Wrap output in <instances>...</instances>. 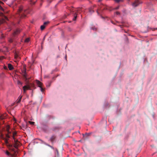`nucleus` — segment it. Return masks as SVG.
I'll list each match as a JSON object with an SVG mask.
<instances>
[{"label":"nucleus","instance_id":"obj_8","mask_svg":"<svg viewBox=\"0 0 157 157\" xmlns=\"http://www.w3.org/2000/svg\"><path fill=\"white\" fill-rule=\"evenodd\" d=\"M9 126H8L6 128V130H7V132H8V134H6V137L8 138H10V136L8 135V134L10 133H11V132L9 131Z\"/></svg>","mask_w":157,"mask_h":157},{"label":"nucleus","instance_id":"obj_9","mask_svg":"<svg viewBox=\"0 0 157 157\" xmlns=\"http://www.w3.org/2000/svg\"><path fill=\"white\" fill-rule=\"evenodd\" d=\"M23 78L26 81H27L29 79V78H28L27 77V75L25 71V73L23 75Z\"/></svg>","mask_w":157,"mask_h":157},{"label":"nucleus","instance_id":"obj_30","mask_svg":"<svg viewBox=\"0 0 157 157\" xmlns=\"http://www.w3.org/2000/svg\"><path fill=\"white\" fill-rule=\"evenodd\" d=\"M89 11L90 13H92V12H94V11L93 10H89Z\"/></svg>","mask_w":157,"mask_h":157},{"label":"nucleus","instance_id":"obj_40","mask_svg":"<svg viewBox=\"0 0 157 157\" xmlns=\"http://www.w3.org/2000/svg\"><path fill=\"white\" fill-rule=\"evenodd\" d=\"M98 2H101V1H102V0H98Z\"/></svg>","mask_w":157,"mask_h":157},{"label":"nucleus","instance_id":"obj_5","mask_svg":"<svg viewBox=\"0 0 157 157\" xmlns=\"http://www.w3.org/2000/svg\"><path fill=\"white\" fill-rule=\"evenodd\" d=\"M36 82L38 87L40 88L41 91L43 92L44 89L42 87V83L38 80H36Z\"/></svg>","mask_w":157,"mask_h":157},{"label":"nucleus","instance_id":"obj_4","mask_svg":"<svg viewBox=\"0 0 157 157\" xmlns=\"http://www.w3.org/2000/svg\"><path fill=\"white\" fill-rule=\"evenodd\" d=\"M0 16L2 17V23H3L5 22V20H8V19L7 18V17L5 16L3 13L2 12H1L0 13Z\"/></svg>","mask_w":157,"mask_h":157},{"label":"nucleus","instance_id":"obj_33","mask_svg":"<svg viewBox=\"0 0 157 157\" xmlns=\"http://www.w3.org/2000/svg\"><path fill=\"white\" fill-rule=\"evenodd\" d=\"M31 1V4H34L35 3V2H34L33 3L32 1Z\"/></svg>","mask_w":157,"mask_h":157},{"label":"nucleus","instance_id":"obj_10","mask_svg":"<svg viewBox=\"0 0 157 157\" xmlns=\"http://www.w3.org/2000/svg\"><path fill=\"white\" fill-rule=\"evenodd\" d=\"M17 133L16 132H14L13 133V138L14 140L15 141H16V139L15 138L16 136H17Z\"/></svg>","mask_w":157,"mask_h":157},{"label":"nucleus","instance_id":"obj_24","mask_svg":"<svg viewBox=\"0 0 157 157\" xmlns=\"http://www.w3.org/2000/svg\"><path fill=\"white\" fill-rule=\"evenodd\" d=\"M49 23L48 21L45 22L44 23V25H47Z\"/></svg>","mask_w":157,"mask_h":157},{"label":"nucleus","instance_id":"obj_17","mask_svg":"<svg viewBox=\"0 0 157 157\" xmlns=\"http://www.w3.org/2000/svg\"><path fill=\"white\" fill-rule=\"evenodd\" d=\"M74 14L75 16H74V18L73 19V20H75L77 18V16L76 13H74Z\"/></svg>","mask_w":157,"mask_h":157},{"label":"nucleus","instance_id":"obj_23","mask_svg":"<svg viewBox=\"0 0 157 157\" xmlns=\"http://www.w3.org/2000/svg\"><path fill=\"white\" fill-rule=\"evenodd\" d=\"M46 145L48 146V147H50L52 149H54V148L52 146H51L48 144H46Z\"/></svg>","mask_w":157,"mask_h":157},{"label":"nucleus","instance_id":"obj_3","mask_svg":"<svg viewBox=\"0 0 157 157\" xmlns=\"http://www.w3.org/2000/svg\"><path fill=\"white\" fill-rule=\"evenodd\" d=\"M142 2L140 0H136L132 3V6L134 7H136L138 6L140 4H141Z\"/></svg>","mask_w":157,"mask_h":157},{"label":"nucleus","instance_id":"obj_15","mask_svg":"<svg viewBox=\"0 0 157 157\" xmlns=\"http://www.w3.org/2000/svg\"><path fill=\"white\" fill-rule=\"evenodd\" d=\"M20 32V31L19 29H17L14 32L13 35H16L17 34L19 33Z\"/></svg>","mask_w":157,"mask_h":157},{"label":"nucleus","instance_id":"obj_7","mask_svg":"<svg viewBox=\"0 0 157 157\" xmlns=\"http://www.w3.org/2000/svg\"><path fill=\"white\" fill-rule=\"evenodd\" d=\"M56 136L55 135L52 136L50 138V140L52 144H53L54 140L56 138Z\"/></svg>","mask_w":157,"mask_h":157},{"label":"nucleus","instance_id":"obj_34","mask_svg":"<svg viewBox=\"0 0 157 157\" xmlns=\"http://www.w3.org/2000/svg\"><path fill=\"white\" fill-rule=\"evenodd\" d=\"M119 8V6H118V7H116L115 9H116V10H117V9H118Z\"/></svg>","mask_w":157,"mask_h":157},{"label":"nucleus","instance_id":"obj_29","mask_svg":"<svg viewBox=\"0 0 157 157\" xmlns=\"http://www.w3.org/2000/svg\"><path fill=\"white\" fill-rule=\"evenodd\" d=\"M5 142H6V144H8V140H7V139L6 140Z\"/></svg>","mask_w":157,"mask_h":157},{"label":"nucleus","instance_id":"obj_37","mask_svg":"<svg viewBox=\"0 0 157 157\" xmlns=\"http://www.w3.org/2000/svg\"><path fill=\"white\" fill-rule=\"evenodd\" d=\"M0 3L1 4H3V3L2 2H0Z\"/></svg>","mask_w":157,"mask_h":157},{"label":"nucleus","instance_id":"obj_36","mask_svg":"<svg viewBox=\"0 0 157 157\" xmlns=\"http://www.w3.org/2000/svg\"><path fill=\"white\" fill-rule=\"evenodd\" d=\"M4 2H5L6 1H7V0H2Z\"/></svg>","mask_w":157,"mask_h":157},{"label":"nucleus","instance_id":"obj_22","mask_svg":"<svg viewBox=\"0 0 157 157\" xmlns=\"http://www.w3.org/2000/svg\"><path fill=\"white\" fill-rule=\"evenodd\" d=\"M17 84L18 85H20V86H21L22 85V83L19 81H17Z\"/></svg>","mask_w":157,"mask_h":157},{"label":"nucleus","instance_id":"obj_12","mask_svg":"<svg viewBox=\"0 0 157 157\" xmlns=\"http://www.w3.org/2000/svg\"><path fill=\"white\" fill-rule=\"evenodd\" d=\"M14 58L15 59L17 60H19L20 59V57L19 56V55L17 53H16L14 55Z\"/></svg>","mask_w":157,"mask_h":157},{"label":"nucleus","instance_id":"obj_14","mask_svg":"<svg viewBox=\"0 0 157 157\" xmlns=\"http://www.w3.org/2000/svg\"><path fill=\"white\" fill-rule=\"evenodd\" d=\"M6 116L4 115H2L0 116V120H2L5 118Z\"/></svg>","mask_w":157,"mask_h":157},{"label":"nucleus","instance_id":"obj_28","mask_svg":"<svg viewBox=\"0 0 157 157\" xmlns=\"http://www.w3.org/2000/svg\"><path fill=\"white\" fill-rule=\"evenodd\" d=\"M0 10H2L3 11H4L3 9L2 8V7L0 5Z\"/></svg>","mask_w":157,"mask_h":157},{"label":"nucleus","instance_id":"obj_20","mask_svg":"<svg viewBox=\"0 0 157 157\" xmlns=\"http://www.w3.org/2000/svg\"><path fill=\"white\" fill-rule=\"evenodd\" d=\"M29 38H27L25 40V42L26 43H28L29 42Z\"/></svg>","mask_w":157,"mask_h":157},{"label":"nucleus","instance_id":"obj_35","mask_svg":"<svg viewBox=\"0 0 157 157\" xmlns=\"http://www.w3.org/2000/svg\"><path fill=\"white\" fill-rule=\"evenodd\" d=\"M93 30H96V29L95 28H91Z\"/></svg>","mask_w":157,"mask_h":157},{"label":"nucleus","instance_id":"obj_39","mask_svg":"<svg viewBox=\"0 0 157 157\" xmlns=\"http://www.w3.org/2000/svg\"><path fill=\"white\" fill-rule=\"evenodd\" d=\"M48 0V1L49 2H51V1H50V0Z\"/></svg>","mask_w":157,"mask_h":157},{"label":"nucleus","instance_id":"obj_38","mask_svg":"<svg viewBox=\"0 0 157 157\" xmlns=\"http://www.w3.org/2000/svg\"><path fill=\"white\" fill-rule=\"evenodd\" d=\"M97 13H98V14H99V12H98V11H97Z\"/></svg>","mask_w":157,"mask_h":157},{"label":"nucleus","instance_id":"obj_26","mask_svg":"<svg viewBox=\"0 0 157 157\" xmlns=\"http://www.w3.org/2000/svg\"><path fill=\"white\" fill-rule=\"evenodd\" d=\"M83 136H88L90 135V134L89 133H86L85 135L84 134H82Z\"/></svg>","mask_w":157,"mask_h":157},{"label":"nucleus","instance_id":"obj_31","mask_svg":"<svg viewBox=\"0 0 157 157\" xmlns=\"http://www.w3.org/2000/svg\"><path fill=\"white\" fill-rule=\"evenodd\" d=\"M116 13L117 15H119L120 14V13L119 12H116Z\"/></svg>","mask_w":157,"mask_h":157},{"label":"nucleus","instance_id":"obj_13","mask_svg":"<svg viewBox=\"0 0 157 157\" xmlns=\"http://www.w3.org/2000/svg\"><path fill=\"white\" fill-rule=\"evenodd\" d=\"M8 67L10 70H12L13 68V66L10 64H8Z\"/></svg>","mask_w":157,"mask_h":157},{"label":"nucleus","instance_id":"obj_16","mask_svg":"<svg viewBox=\"0 0 157 157\" xmlns=\"http://www.w3.org/2000/svg\"><path fill=\"white\" fill-rule=\"evenodd\" d=\"M22 98V96H20L19 97L18 99L17 100V103H19L20 102L21 99Z\"/></svg>","mask_w":157,"mask_h":157},{"label":"nucleus","instance_id":"obj_19","mask_svg":"<svg viewBox=\"0 0 157 157\" xmlns=\"http://www.w3.org/2000/svg\"><path fill=\"white\" fill-rule=\"evenodd\" d=\"M8 41L10 43H11L13 42V40L11 38H9Z\"/></svg>","mask_w":157,"mask_h":157},{"label":"nucleus","instance_id":"obj_1","mask_svg":"<svg viewBox=\"0 0 157 157\" xmlns=\"http://www.w3.org/2000/svg\"><path fill=\"white\" fill-rule=\"evenodd\" d=\"M7 146L9 149L12 151L11 153L9 152L7 150L5 151V154L10 157H16L17 156V151L13 147V145L12 144H8Z\"/></svg>","mask_w":157,"mask_h":157},{"label":"nucleus","instance_id":"obj_6","mask_svg":"<svg viewBox=\"0 0 157 157\" xmlns=\"http://www.w3.org/2000/svg\"><path fill=\"white\" fill-rule=\"evenodd\" d=\"M14 144L13 146V147L14 148V147L16 148H17L19 145V142L17 139H16V141H14Z\"/></svg>","mask_w":157,"mask_h":157},{"label":"nucleus","instance_id":"obj_2","mask_svg":"<svg viewBox=\"0 0 157 157\" xmlns=\"http://www.w3.org/2000/svg\"><path fill=\"white\" fill-rule=\"evenodd\" d=\"M27 11L26 10H23L22 7H19L18 12L21 17H24L26 16L25 13H26Z\"/></svg>","mask_w":157,"mask_h":157},{"label":"nucleus","instance_id":"obj_32","mask_svg":"<svg viewBox=\"0 0 157 157\" xmlns=\"http://www.w3.org/2000/svg\"><path fill=\"white\" fill-rule=\"evenodd\" d=\"M152 30H157V28H154L152 29Z\"/></svg>","mask_w":157,"mask_h":157},{"label":"nucleus","instance_id":"obj_21","mask_svg":"<svg viewBox=\"0 0 157 157\" xmlns=\"http://www.w3.org/2000/svg\"><path fill=\"white\" fill-rule=\"evenodd\" d=\"M116 2L119 3L120 2H122L123 0H114Z\"/></svg>","mask_w":157,"mask_h":157},{"label":"nucleus","instance_id":"obj_11","mask_svg":"<svg viewBox=\"0 0 157 157\" xmlns=\"http://www.w3.org/2000/svg\"><path fill=\"white\" fill-rule=\"evenodd\" d=\"M23 88L24 90V92L25 93L26 90L29 89V86H25L23 87Z\"/></svg>","mask_w":157,"mask_h":157},{"label":"nucleus","instance_id":"obj_18","mask_svg":"<svg viewBox=\"0 0 157 157\" xmlns=\"http://www.w3.org/2000/svg\"><path fill=\"white\" fill-rule=\"evenodd\" d=\"M45 28V26L44 25H42L40 26V29H41V30H44V29Z\"/></svg>","mask_w":157,"mask_h":157},{"label":"nucleus","instance_id":"obj_25","mask_svg":"<svg viewBox=\"0 0 157 157\" xmlns=\"http://www.w3.org/2000/svg\"><path fill=\"white\" fill-rule=\"evenodd\" d=\"M29 123L30 124H32V125H33L34 124V123H35L34 122H32V121H29Z\"/></svg>","mask_w":157,"mask_h":157},{"label":"nucleus","instance_id":"obj_27","mask_svg":"<svg viewBox=\"0 0 157 157\" xmlns=\"http://www.w3.org/2000/svg\"><path fill=\"white\" fill-rule=\"evenodd\" d=\"M58 155L59 154V152L58 149L57 148L55 149Z\"/></svg>","mask_w":157,"mask_h":157}]
</instances>
